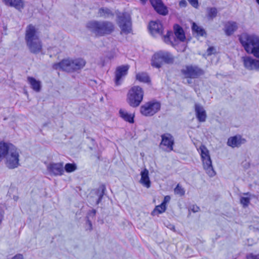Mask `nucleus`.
Returning <instances> with one entry per match:
<instances>
[{
	"instance_id": "f257e3e1",
	"label": "nucleus",
	"mask_w": 259,
	"mask_h": 259,
	"mask_svg": "<svg viewBox=\"0 0 259 259\" xmlns=\"http://www.w3.org/2000/svg\"><path fill=\"white\" fill-rule=\"evenodd\" d=\"M86 27L97 37L110 34L114 30V25L109 21L91 20L87 23Z\"/></svg>"
},
{
	"instance_id": "f03ea898",
	"label": "nucleus",
	"mask_w": 259,
	"mask_h": 259,
	"mask_svg": "<svg viewBox=\"0 0 259 259\" xmlns=\"http://www.w3.org/2000/svg\"><path fill=\"white\" fill-rule=\"evenodd\" d=\"M25 39L31 53L36 54L41 51L42 44L39 37L36 34L35 27L33 25L29 24L27 26Z\"/></svg>"
},
{
	"instance_id": "7ed1b4c3",
	"label": "nucleus",
	"mask_w": 259,
	"mask_h": 259,
	"mask_svg": "<svg viewBox=\"0 0 259 259\" xmlns=\"http://www.w3.org/2000/svg\"><path fill=\"white\" fill-rule=\"evenodd\" d=\"M239 39L247 53L251 54L259 59V37L243 34L239 37Z\"/></svg>"
},
{
	"instance_id": "20e7f679",
	"label": "nucleus",
	"mask_w": 259,
	"mask_h": 259,
	"mask_svg": "<svg viewBox=\"0 0 259 259\" xmlns=\"http://www.w3.org/2000/svg\"><path fill=\"white\" fill-rule=\"evenodd\" d=\"M143 97L144 91L143 89L138 85H135L128 90L126 101L131 107L136 108L140 105L143 100Z\"/></svg>"
},
{
	"instance_id": "39448f33",
	"label": "nucleus",
	"mask_w": 259,
	"mask_h": 259,
	"mask_svg": "<svg viewBox=\"0 0 259 259\" xmlns=\"http://www.w3.org/2000/svg\"><path fill=\"white\" fill-rule=\"evenodd\" d=\"M174 62V57L170 53L161 51L155 53L152 56L151 65L159 68L163 62L166 64H172Z\"/></svg>"
},
{
	"instance_id": "423d86ee",
	"label": "nucleus",
	"mask_w": 259,
	"mask_h": 259,
	"mask_svg": "<svg viewBox=\"0 0 259 259\" xmlns=\"http://www.w3.org/2000/svg\"><path fill=\"white\" fill-rule=\"evenodd\" d=\"M117 24L121 29V34H128L132 31V18L128 13H119L117 16Z\"/></svg>"
},
{
	"instance_id": "0eeeda50",
	"label": "nucleus",
	"mask_w": 259,
	"mask_h": 259,
	"mask_svg": "<svg viewBox=\"0 0 259 259\" xmlns=\"http://www.w3.org/2000/svg\"><path fill=\"white\" fill-rule=\"evenodd\" d=\"M8 154L5 157L6 165L10 169H14L19 165V153L18 149L14 145L11 146Z\"/></svg>"
},
{
	"instance_id": "6e6552de",
	"label": "nucleus",
	"mask_w": 259,
	"mask_h": 259,
	"mask_svg": "<svg viewBox=\"0 0 259 259\" xmlns=\"http://www.w3.org/2000/svg\"><path fill=\"white\" fill-rule=\"evenodd\" d=\"M161 108L160 102L151 101L145 103L140 107L141 113L145 116H152L158 112Z\"/></svg>"
},
{
	"instance_id": "1a4fd4ad",
	"label": "nucleus",
	"mask_w": 259,
	"mask_h": 259,
	"mask_svg": "<svg viewBox=\"0 0 259 259\" xmlns=\"http://www.w3.org/2000/svg\"><path fill=\"white\" fill-rule=\"evenodd\" d=\"M181 73L185 78H197L204 74V70L197 65H187L181 69Z\"/></svg>"
},
{
	"instance_id": "9d476101",
	"label": "nucleus",
	"mask_w": 259,
	"mask_h": 259,
	"mask_svg": "<svg viewBox=\"0 0 259 259\" xmlns=\"http://www.w3.org/2000/svg\"><path fill=\"white\" fill-rule=\"evenodd\" d=\"M130 65H122L116 67L115 71L114 82L116 85L121 84L122 80L127 74Z\"/></svg>"
},
{
	"instance_id": "9b49d317",
	"label": "nucleus",
	"mask_w": 259,
	"mask_h": 259,
	"mask_svg": "<svg viewBox=\"0 0 259 259\" xmlns=\"http://www.w3.org/2000/svg\"><path fill=\"white\" fill-rule=\"evenodd\" d=\"M73 63L72 59H63L59 63L54 64L52 67L55 70L60 69L67 72H74Z\"/></svg>"
},
{
	"instance_id": "f8f14e48",
	"label": "nucleus",
	"mask_w": 259,
	"mask_h": 259,
	"mask_svg": "<svg viewBox=\"0 0 259 259\" xmlns=\"http://www.w3.org/2000/svg\"><path fill=\"white\" fill-rule=\"evenodd\" d=\"M63 162H50L47 166V169L51 175L62 176L64 174Z\"/></svg>"
},
{
	"instance_id": "ddd939ff",
	"label": "nucleus",
	"mask_w": 259,
	"mask_h": 259,
	"mask_svg": "<svg viewBox=\"0 0 259 259\" xmlns=\"http://www.w3.org/2000/svg\"><path fill=\"white\" fill-rule=\"evenodd\" d=\"M161 141L160 146H164L166 149H164L166 151H171L173 150L174 145L175 144L174 138L173 136L169 134L166 133L161 136Z\"/></svg>"
},
{
	"instance_id": "4468645a",
	"label": "nucleus",
	"mask_w": 259,
	"mask_h": 259,
	"mask_svg": "<svg viewBox=\"0 0 259 259\" xmlns=\"http://www.w3.org/2000/svg\"><path fill=\"white\" fill-rule=\"evenodd\" d=\"M150 2L155 11L159 14L165 16L168 11L161 0H150Z\"/></svg>"
},
{
	"instance_id": "2eb2a0df",
	"label": "nucleus",
	"mask_w": 259,
	"mask_h": 259,
	"mask_svg": "<svg viewBox=\"0 0 259 259\" xmlns=\"http://www.w3.org/2000/svg\"><path fill=\"white\" fill-rule=\"evenodd\" d=\"M242 61L245 68L248 70H259V60L252 58L251 57H242Z\"/></svg>"
},
{
	"instance_id": "dca6fc26",
	"label": "nucleus",
	"mask_w": 259,
	"mask_h": 259,
	"mask_svg": "<svg viewBox=\"0 0 259 259\" xmlns=\"http://www.w3.org/2000/svg\"><path fill=\"white\" fill-rule=\"evenodd\" d=\"M245 142V139L242 138L241 136L236 135L228 139L227 145L232 148L239 147Z\"/></svg>"
},
{
	"instance_id": "f3484780",
	"label": "nucleus",
	"mask_w": 259,
	"mask_h": 259,
	"mask_svg": "<svg viewBox=\"0 0 259 259\" xmlns=\"http://www.w3.org/2000/svg\"><path fill=\"white\" fill-rule=\"evenodd\" d=\"M149 28L150 33L154 36L157 34L161 35L163 34L162 25L159 22L151 21L149 24Z\"/></svg>"
},
{
	"instance_id": "a211bd4d",
	"label": "nucleus",
	"mask_w": 259,
	"mask_h": 259,
	"mask_svg": "<svg viewBox=\"0 0 259 259\" xmlns=\"http://www.w3.org/2000/svg\"><path fill=\"white\" fill-rule=\"evenodd\" d=\"M195 111L197 119L199 122H204L206 118V113L204 108L200 104H195Z\"/></svg>"
},
{
	"instance_id": "6ab92c4d",
	"label": "nucleus",
	"mask_w": 259,
	"mask_h": 259,
	"mask_svg": "<svg viewBox=\"0 0 259 259\" xmlns=\"http://www.w3.org/2000/svg\"><path fill=\"white\" fill-rule=\"evenodd\" d=\"M204 169L206 173L210 176L213 177L215 175V171L212 165V161L210 157H207V158L202 160Z\"/></svg>"
},
{
	"instance_id": "aec40b11",
	"label": "nucleus",
	"mask_w": 259,
	"mask_h": 259,
	"mask_svg": "<svg viewBox=\"0 0 259 259\" xmlns=\"http://www.w3.org/2000/svg\"><path fill=\"white\" fill-rule=\"evenodd\" d=\"M2 2L6 6L14 7L20 11L24 7L23 0H2Z\"/></svg>"
},
{
	"instance_id": "412c9836",
	"label": "nucleus",
	"mask_w": 259,
	"mask_h": 259,
	"mask_svg": "<svg viewBox=\"0 0 259 259\" xmlns=\"http://www.w3.org/2000/svg\"><path fill=\"white\" fill-rule=\"evenodd\" d=\"M237 23L234 21H228L225 25V34L230 36L237 29Z\"/></svg>"
},
{
	"instance_id": "4be33fe9",
	"label": "nucleus",
	"mask_w": 259,
	"mask_h": 259,
	"mask_svg": "<svg viewBox=\"0 0 259 259\" xmlns=\"http://www.w3.org/2000/svg\"><path fill=\"white\" fill-rule=\"evenodd\" d=\"M174 33L176 37L181 41L184 42L186 40L184 31L182 27L179 24H175L174 26Z\"/></svg>"
},
{
	"instance_id": "5701e85b",
	"label": "nucleus",
	"mask_w": 259,
	"mask_h": 259,
	"mask_svg": "<svg viewBox=\"0 0 259 259\" xmlns=\"http://www.w3.org/2000/svg\"><path fill=\"white\" fill-rule=\"evenodd\" d=\"M141 178L140 183L145 187L147 188H149L151 186V182L149 177V171L145 168L141 172Z\"/></svg>"
},
{
	"instance_id": "b1692460",
	"label": "nucleus",
	"mask_w": 259,
	"mask_h": 259,
	"mask_svg": "<svg viewBox=\"0 0 259 259\" xmlns=\"http://www.w3.org/2000/svg\"><path fill=\"white\" fill-rule=\"evenodd\" d=\"M98 15L100 17L108 18L114 16L113 12L107 7L99 8L98 12Z\"/></svg>"
},
{
	"instance_id": "393cba45",
	"label": "nucleus",
	"mask_w": 259,
	"mask_h": 259,
	"mask_svg": "<svg viewBox=\"0 0 259 259\" xmlns=\"http://www.w3.org/2000/svg\"><path fill=\"white\" fill-rule=\"evenodd\" d=\"M27 80L31 85V88L36 92H39L41 90V82L36 80L33 77H28Z\"/></svg>"
},
{
	"instance_id": "a878e982",
	"label": "nucleus",
	"mask_w": 259,
	"mask_h": 259,
	"mask_svg": "<svg viewBox=\"0 0 259 259\" xmlns=\"http://www.w3.org/2000/svg\"><path fill=\"white\" fill-rule=\"evenodd\" d=\"M12 145H13L11 143L0 142V156L5 157L9 152Z\"/></svg>"
},
{
	"instance_id": "bb28decb",
	"label": "nucleus",
	"mask_w": 259,
	"mask_h": 259,
	"mask_svg": "<svg viewBox=\"0 0 259 259\" xmlns=\"http://www.w3.org/2000/svg\"><path fill=\"white\" fill-rule=\"evenodd\" d=\"M74 72L83 68L86 64V61L82 58L72 59Z\"/></svg>"
},
{
	"instance_id": "cd10ccee",
	"label": "nucleus",
	"mask_w": 259,
	"mask_h": 259,
	"mask_svg": "<svg viewBox=\"0 0 259 259\" xmlns=\"http://www.w3.org/2000/svg\"><path fill=\"white\" fill-rule=\"evenodd\" d=\"M120 116L125 121L129 123H133L134 122V115L128 113L126 111L120 109L119 111Z\"/></svg>"
},
{
	"instance_id": "c85d7f7f",
	"label": "nucleus",
	"mask_w": 259,
	"mask_h": 259,
	"mask_svg": "<svg viewBox=\"0 0 259 259\" xmlns=\"http://www.w3.org/2000/svg\"><path fill=\"white\" fill-rule=\"evenodd\" d=\"M192 30L193 33H195L199 36H204L206 35L205 30L201 26L197 25L195 22L192 23Z\"/></svg>"
},
{
	"instance_id": "c756f323",
	"label": "nucleus",
	"mask_w": 259,
	"mask_h": 259,
	"mask_svg": "<svg viewBox=\"0 0 259 259\" xmlns=\"http://www.w3.org/2000/svg\"><path fill=\"white\" fill-rule=\"evenodd\" d=\"M207 18L209 20H212L217 17L218 14V10L215 7H208L206 9Z\"/></svg>"
},
{
	"instance_id": "7c9ffc66",
	"label": "nucleus",
	"mask_w": 259,
	"mask_h": 259,
	"mask_svg": "<svg viewBox=\"0 0 259 259\" xmlns=\"http://www.w3.org/2000/svg\"><path fill=\"white\" fill-rule=\"evenodd\" d=\"M163 40L167 44L174 45L173 41H175V37L172 31H167L166 35L163 36Z\"/></svg>"
},
{
	"instance_id": "2f4dec72",
	"label": "nucleus",
	"mask_w": 259,
	"mask_h": 259,
	"mask_svg": "<svg viewBox=\"0 0 259 259\" xmlns=\"http://www.w3.org/2000/svg\"><path fill=\"white\" fill-rule=\"evenodd\" d=\"M136 79L140 82L148 83L150 81V78L148 74L145 72H141L137 74Z\"/></svg>"
},
{
	"instance_id": "473e14b6",
	"label": "nucleus",
	"mask_w": 259,
	"mask_h": 259,
	"mask_svg": "<svg viewBox=\"0 0 259 259\" xmlns=\"http://www.w3.org/2000/svg\"><path fill=\"white\" fill-rule=\"evenodd\" d=\"M200 151V155L201 160L207 158V157H210L209 152L207 148L203 145H201L199 147Z\"/></svg>"
},
{
	"instance_id": "72a5a7b5",
	"label": "nucleus",
	"mask_w": 259,
	"mask_h": 259,
	"mask_svg": "<svg viewBox=\"0 0 259 259\" xmlns=\"http://www.w3.org/2000/svg\"><path fill=\"white\" fill-rule=\"evenodd\" d=\"M166 205L164 204V203H161V204L157 205L155 207L154 209L152 212V215H154L155 214L156 212H158V213H161L164 212L166 210Z\"/></svg>"
},
{
	"instance_id": "f704fd0d",
	"label": "nucleus",
	"mask_w": 259,
	"mask_h": 259,
	"mask_svg": "<svg viewBox=\"0 0 259 259\" xmlns=\"http://www.w3.org/2000/svg\"><path fill=\"white\" fill-rule=\"evenodd\" d=\"M76 169V165L75 163H68L65 164L64 167V171L65 170L67 172H71Z\"/></svg>"
},
{
	"instance_id": "c9c22d12",
	"label": "nucleus",
	"mask_w": 259,
	"mask_h": 259,
	"mask_svg": "<svg viewBox=\"0 0 259 259\" xmlns=\"http://www.w3.org/2000/svg\"><path fill=\"white\" fill-rule=\"evenodd\" d=\"M174 192L175 194L179 195L180 196H183L185 195V190L179 184H178L174 189Z\"/></svg>"
},
{
	"instance_id": "e433bc0d",
	"label": "nucleus",
	"mask_w": 259,
	"mask_h": 259,
	"mask_svg": "<svg viewBox=\"0 0 259 259\" xmlns=\"http://www.w3.org/2000/svg\"><path fill=\"white\" fill-rule=\"evenodd\" d=\"M250 198L248 197H241L240 198V203L244 207L248 206L250 203Z\"/></svg>"
},
{
	"instance_id": "4c0bfd02",
	"label": "nucleus",
	"mask_w": 259,
	"mask_h": 259,
	"mask_svg": "<svg viewBox=\"0 0 259 259\" xmlns=\"http://www.w3.org/2000/svg\"><path fill=\"white\" fill-rule=\"evenodd\" d=\"M105 189H106L105 187L103 186L102 187V191L98 195V199H97V200L96 201V204H98L102 201L103 196V195L104 194V191L105 190Z\"/></svg>"
},
{
	"instance_id": "58836bf2",
	"label": "nucleus",
	"mask_w": 259,
	"mask_h": 259,
	"mask_svg": "<svg viewBox=\"0 0 259 259\" xmlns=\"http://www.w3.org/2000/svg\"><path fill=\"white\" fill-rule=\"evenodd\" d=\"M190 4L194 8L197 9L199 7L198 0H188Z\"/></svg>"
},
{
	"instance_id": "ea45409f",
	"label": "nucleus",
	"mask_w": 259,
	"mask_h": 259,
	"mask_svg": "<svg viewBox=\"0 0 259 259\" xmlns=\"http://www.w3.org/2000/svg\"><path fill=\"white\" fill-rule=\"evenodd\" d=\"M93 229V227H92V222L89 219V217H88V219L87 220V222H86V230H92Z\"/></svg>"
},
{
	"instance_id": "a19ab883",
	"label": "nucleus",
	"mask_w": 259,
	"mask_h": 259,
	"mask_svg": "<svg viewBox=\"0 0 259 259\" xmlns=\"http://www.w3.org/2000/svg\"><path fill=\"white\" fill-rule=\"evenodd\" d=\"M96 214V210L93 209L88 213L87 219H88V217H89V219H90V218H94L95 217Z\"/></svg>"
},
{
	"instance_id": "79ce46f5",
	"label": "nucleus",
	"mask_w": 259,
	"mask_h": 259,
	"mask_svg": "<svg viewBox=\"0 0 259 259\" xmlns=\"http://www.w3.org/2000/svg\"><path fill=\"white\" fill-rule=\"evenodd\" d=\"M246 259H259V254L254 255L250 253L246 256Z\"/></svg>"
},
{
	"instance_id": "37998d69",
	"label": "nucleus",
	"mask_w": 259,
	"mask_h": 259,
	"mask_svg": "<svg viewBox=\"0 0 259 259\" xmlns=\"http://www.w3.org/2000/svg\"><path fill=\"white\" fill-rule=\"evenodd\" d=\"M215 51V49L213 47H209L207 50V53L208 56H210L214 53V51Z\"/></svg>"
},
{
	"instance_id": "c03bdc74",
	"label": "nucleus",
	"mask_w": 259,
	"mask_h": 259,
	"mask_svg": "<svg viewBox=\"0 0 259 259\" xmlns=\"http://www.w3.org/2000/svg\"><path fill=\"white\" fill-rule=\"evenodd\" d=\"M179 6L181 8H185L187 6V3L185 0H181L179 2Z\"/></svg>"
},
{
	"instance_id": "a18cd8bd",
	"label": "nucleus",
	"mask_w": 259,
	"mask_h": 259,
	"mask_svg": "<svg viewBox=\"0 0 259 259\" xmlns=\"http://www.w3.org/2000/svg\"><path fill=\"white\" fill-rule=\"evenodd\" d=\"M190 209L193 212H196L199 211V210H200V208L197 205H193L190 207Z\"/></svg>"
},
{
	"instance_id": "49530a36",
	"label": "nucleus",
	"mask_w": 259,
	"mask_h": 259,
	"mask_svg": "<svg viewBox=\"0 0 259 259\" xmlns=\"http://www.w3.org/2000/svg\"><path fill=\"white\" fill-rule=\"evenodd\" d=\"M12 259H24V257L22 254L18 253L14 256Z\"/></svg>"
},
{
	"instance_id": "de8ad7c7",
	"label": "nucleus",
	"mask_w": 259,
	"mask_h": 259,
	"mask_svg": "<svg viewBox=\"0 0 259 259\" xmlns=\"http://www.w3.org/2000/svg\"><path fill=\"white\" fill-rule=\"evenodd\" d=\"M170 196L167 195V196L164 197V200H163V201H162V203H164V204L166 205V203L170 201Z\"/></svg>"
},
{
	"instance_id": "09e8293b",
	"label": "nucleus",
	"mask_w": 259,
	"mask_h": 259,
	"mask_svg": "<svg viewBox=\"0 0 259 259\" xmlns=\"http://www.w3.org/2000/svg\"><path fill=\"white\" fill-rule=\"evenodd\" d=\"M167 227H168L169 229H170V230H174H174H175V226H174V225H172V224H169V225H168V226H167Z\"/></svg>"
},
{
	"instance_id": "8fccbe9b",
	"label": "nucleus",
	"mask_w": 259,
	"mask_h": 259,
	"mask_svg": "<svg viewBox=\"0 0 259 259\" xmlns=\"http://www.w3.org/2000/svg\"><path fill=\"white\" fill-rule=\"evenodd\" d=\"M188 79H187V83L188 84H192L193 83L192 82V78H187Z\"/></svg>"
},
{
	"instance_id": "3c124183",
	"label": "nucleus",
	"mask_w": 259,
	"mask_h": 259,
	"mask_svg": "<svg viewBox=\"0 0 259 259\" xmlns=\"http://www.w3.org/2000/svg\"><path fill=\"white\" fill-rule=\"evenodd\" d=\"M244 195H249V196H250V193L249 192H247V193H244Z\"/></svg>"
},
{
	"instance_id": "603ef678",
	"label": "nucleus",
	"mask_w": 259,
	"mask_h": 259,
	"mask_svg": "<svg viewBox=\"0 0 259 259\" xmlns=\"http://www.w3.org/2000/svg\"><path fill=\"white\" fill-rule=\"evenodd\" d=\"M4 157L3 156H0V162H1L2 160V158H4Z\"/></svg>"
},
{
	"instance_id": "864d4df0",
	"label": "nucleus",
	"mask_w": 259,
	"mask_h": 259,
	"mask_svg": "<svg viewBox=\"0 0 259 259\" xmlns=\"http://www.w3.org/2000/svg\"><path fill=\"white\" fill-rule=\"evenodd\" d=\"M256 3L259 4V0H256Z\"/></svg>"
},
{
	"instance_id": "5fc2aeb1",
	"label": "nucleus",
	"mask_w": 259,
	"mask_h": 259,
	"mask_svg": "<svg viewBox=\"0 0 259 259\" xmlns=\"http://www.w3.org/2000/svg\"><path fill=\"white\" fill-rule=\"evenodd\" d=\"M141 1L143 2H146L147 0H141Z\"/></svg>"
},
{
	"instance_id": "6e6d98bb",
	"label": "nucleus",
	"mask_w": 259,
	"mask_h": 259,
	"mask_svg": "<svg viewBox=\"0 0 259 259\" xmlns=\"http://www.w3.org/2000/svg\"><path fill=\"white\" fill-rule=\"evenodd\" d=\"M102 66H104V62H103V63H102Z\"/></svg>"
}]
</instances>
